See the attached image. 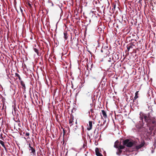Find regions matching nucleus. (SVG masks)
Here are the masks:
<instances>
[{
	"instance_id": "obj_1",
	"label": "nucleus",
	"mask_w": 156,
	"mask_h": 156,
	"mask_svg": "<svg viewBox=\"0 0 156 156\" xmlns=\"http://www.w3.org/2000/svg\"><path fill=\"white\" fill-rule=\"evenodd\" d=\"M140 118L143 122V119L146 123L147 126L154 127L156 124V121L154 119H151L150 117L149 113L145 114L140 112Z\"/></svg>"
},
{
	"instance_id": "obj_2",
	"label": "nucleus",
	"mask_w": 156,
	"mask_h": 156,
	"mask_svg": "<svg viewBox=\"0 0 156 156\" xmlns=\"http://www.w3.org/2000/svg\"><path fill=\"white\" fill-rule=\"evenodd\" d=\"M122 144L124 146L130 147L133 146L134 143L133 142L130 141L129 139H127L123 141Z\"/></svg>"
},
{
	"instance_id": "obj_3",
	"label": "nucleus",
	"mask_w": 156,
	"mask_h": 156,
	"mask_svg": "<svg viewBox=\"0 0 156 156\" xmlns=\"http://www.w3.org/2000/svg\"><path fill=\"white\" fill-rule=\"evenodd\" d=\"M28 145V149L31 155H32L33 156L35 155L36 151L35 148L31 146L30 143H29Z\"/></svg>"
},
{
	"instance_id": "obj_4",
	"label": "nucleus",
	"mask_w": 156,
	"mask_h": 156,
	"mask_svg": "<svg viewBox=\"0 0 156 156\" xmlns=\"http://www.w3.org/2000/svg\"><path fill=\"white\" fill-rule=\"evenodd\" d=\"M136 41L132 40L131 42L127 46V51H129L130 48H133V46H135L136 44Z\"/></svg>"
},
{
	"instance_id": "obj_5",
	"label": "nucleus",
	"mask_w": 156,
	"mask_h": 156,
	"mask_svg": "<svg viewBox=\"0 0 156 156\" xmlns=\"http://www.w3.org/2000/svg\"><path fill=\"white\" fill-rule=\"evenodd\" d=\"M119 53L118 52L113 53L112 56L113 60L114 62H115L118 60L119 58Z\"/></svg>"
},
{
	"instance_id": "obj_6",
	"label": "nucleus",
	"mask_w": 156,
	"mask_h": 156,
	"mask_svg": "<svg viewBox=\"0 0 156 156\" xmlns=\"http://www.w3.org/2000/svg\"><path fill=\"white\" fill-rule=\"evenodd\" d=\"M37 93H38L37 92H35L34 93H33V97L30 96L32 103L33 104H34V101L36 102V103H37V101L38 100V97Z\"/></svg>"
},
{
	"instance_id": "obj_7",
	"label": "nucleus",
	"mask_w": 156,
	"mask_h": 156,
	"mask_svg": "<svg viewBox=\"0 0 156 156\" xmlns=\"http://www.w3.org/2000/svg\"><path fill=\"white\" fill-rule=\"evenodd\" d=\"M92 127V121H89V125H88V127L87 128V130L89 131L91 130Z\"/></svg>"
},
{
	"instance_id": "obj_8",
	"label": "nucleus",
	"mask_w": 156,
	"mask_h": 156,
	"mask_svg": "<svg viewBox=\"0 0 156 156\" xmlns=\"http://www.w3.org/2000/svg\"><path fill=\"white\" fill-rule=\"evenodd\" d=\"M144 142H142L140 144L136 146V149L137 150H138L139 149L143 147L144 146Z\"/></svg>"
},
{
	"instance_id": "obj_9",
	"label": "nucleus",
	"mask_w": 156,
	"mask_h": 156,
	"mask_svg": "<svg viewBox=\"0 0 156 156\" xmlns=\"http://www.w3.org/2000/svg\"><path fill=\"white\" fill-rule=\"evenodd\" d=\"M95 151L96 154L97 156H103L102 154L99 152L98 148H96Z\"/></svg>"
},
{
	"instance_id": "obj_10",
	"label": "nucleus",
	"mask_w": 156,
	"mask_h": 156,
	"mask_svg": "<svg viewBox=\"0 0 156 156\" xmlns=\"http://www.w3.org/2000/svg\"><path fill=\"white\" fill-rule=\"evenodd\" d=\"M138 92L139 91H136L135 94V96L133 100V102L135 101L138 98Z\"/></svg>"
},
{
	"instance_id": "obj_11",
	"label": "nucleus",
	"mask_w": 156,
	"mask_h": 156,
	"mask_svg": "<svg viewBox=\"0 0 156 156\" xmlns=\"http://www.w3.org/2000/svg\"><path fill=\"white\" fill-rule=\"evenodd\" d=\"M78 42L77 40H75L74 41H72V44L74 46H77V42Z\"/></svg>"
},
{
	"instance_id": "obj_12",
	"label": "nucleus",
	"mask_w": 156,
	"mask_h": 156,
	"mask_svg": "<svg viewBox=\"0 0 156 156\" xmlns=\"http://www.w3.org/2000/svg\"><path fill=\"white\" fill-rule=\"evenodd\" d=\"M102 114L103 117L105 118H107V116L106 112L104 110H101Z\"/></svg>"
},
{
	"instance_id": "obj_13",
	"label": "nucleus",
	"mask_w": 156,
	"mask_h": 156,
	"mask_svg": "<svg viewBox=\"0 0 156 156\" xmlns=\"http://www.w3.org/2000/svg\"><path fill=\"white\" fill-rule=\"evenodd\" d=\"M20 83L21 85L23 87V88L25 89L26 88V86L25 85V84L22 80L20 81Z\"/></svg>"
},
{
	"instance_id": "obj_14",
	"label": "nucleus",
	"mask_w": 156,
	"mask_h": 156,
	"mask_svg": "<svg viewBox=\"0 0 156 156\" xmlns=\"http://www.w3.org/2000/svg\"><path fill=\"white\" fill-rule=\"evenodd\" d=\"M119 143V142L118 140H116L115 143L114 145V147L116 148H117L119 146L118 144Z\"/></svg>"
},
{
	"instance_id": "obj_15",
	"label": "nucleus",
	"mask_w": 156,
	"mask_h": 156,
	"mask_svg": "<svg viewBox=\"0 0 156 156\" xmlns=\"http://www.w3.org/2000/svg\"><path fill=\"white\" fill-rule=\"evenodd\" d=\"M125 148V146H124L123 145H120L119 146L117 149L122 150L124 149Z\"/></svg>"
},
{
	"instance_id": "obj_16",
	"label": "nucleus",
	"mask_w": 156,
	"mask_h": 156,
	"mask_svg": "<svg viewBox=\"0 0 156 156\" xmlns=\"http://www.w3.org/2000/svg\"><path fill=\"white\" fill-rule=\"evenodd\" d=\"M122 152V151L121 150L118 149V151H117L116 153V154L120 155Z\"/></svg>"
},
{
	"instance_id": "obj_17",
	"label": "nucleus",
	"mask_w": 156,
	"mask_h": 156,
	"mask_svg": "<svg viewBox=\"0 0 156 156\" xmlns=\"http://www.w3.org/2000/svg\"><path fill=\"white\" fill-rule=\"evenodd\" d=\"M0 144L2 145V146L5 149H6V148L4 144V142L1 140H0Z\"/></svg>"
},
{
	"instance_id": "obj_18",
	"label": "nucleus",
	"mask_w": 156,
	"mask_h": 156,
	"mask_svg": "<svg viewBox=\"0 0 156 156\" xmlns=\"http://www.w3.org/2000/svg\"><path fill=\"white\" fill-rule=\"evenodd\" d=\"M73 118H71L69 120V124H71V126L73 125L72 123L73 122Z\"/></svg>"
},
{
	"instance_id": "obj_19",
	"label": "nucleus",
	"mask_w": 156,
	"mask_h": 156,
	"mask_svg": "<svg viewBox=\"0 0 156 156\" xmlns=\"http://www.w3.org/2000/svg\"><path fill=\"white\" fill-rule=\"evenodd\" d=\"M64 37L66 40H67L68 38L67 34L66 32H65L64 33Z\"/></svg>"
},
{
	"instance_id": "obj_20",
	"label": "nucleus",
	"mask_w": 156,
	"mask_h": 156,
	"mask_svg": "<svg viewBox=\"0 0 156 156\" xmlns=\"http://www.w3.org/2000/svg\"><path fill=\"white\" fill-rule=\"evenodd\" d=\"M15 75H16V76H17V77H18L19 79L20 80V81L22 80L21 78L20 77V75L18 73H15Z\"/></svg>"
},
{
	"instance_id": "obj_21",
	"label": "nucleus",
	"mask_w": 156,
	"mask_h": 156,
	"mask_svg": "<svg viewBox=\"0 0 156 156\" xmlns=\"http://www.w3.org/2000/svg\"><path fill=\"white\" fill-rule=\"evenodd\" d=\"M33 49H34V51L37 53V55H38V54H39L38 50L36 48H34Z\"/></svg>"
},
{
	"instance_id": "obj_22",
	"label": "nucleus",
	"mask_w": 156,
	"mask_h": 156,
	"mask_svg": "<svg viewBox=\"0 0 156 156\" xmlns=\"http://www.w3.org/2000/svg\"><path fill=\"white\" fill-rule=\"evenodd\" d=\"M113 8H112V10H115V7H116V5L115 4H114V5H113Z\"/></svg>"
},
{
	"instance_id": "obj_23",
	"label": "nucleus",
	"mask_w": 156,
	"mask_h": 156,
	"mask_svg": "<svg viewBox=\"0 0 156 156\" xmlns=\"http://www.w3.org/2000/svg\"><path fill=\"white\" fill-rule=\"evenodd\" d=\"M29 135H30L29 133H26V134H25V136H29Z\"/></svg>"
},
{
	"instance_id": "obj_24",
	"label": "nucleus",
	"mask_w": 156,
	"mask_h": 156,
	"mask_svg": "<svg viewBox=\"0 0 156 156\" xmlns=\"http://www.w3.org/2000/svg\"><path fill=\"white\" fill-rule=\"evenodd\" d=\"M4 103H3V106H2V109H4Z\"/></svg>"
},
{
	"instance_id": "obj_25",
	"label": "nucleus",
	"mask_w": 156,
	"mask_h": 156,
	"mask_svg": "<svg viewBox=\"0 0 156 156\" xmlns=\"http://www.w3.org/2000/svg\"><path fill=\"white\" fill-rule=\"evenodd\" d=\"M0 136H1V138L2 139H3V138L2 136V134Z\"/></svg>"
},
{
	"instance_id": "obj_26",
	"label": "nucleus",
	"mask_w": 156,
	"mask_h": 156,
	"mask_svg": "<svg viewBox=\"0 0 156 156\" xmlns=\"http://www.w3.org/2000/svg\"><path fill=\"white\" fill-rule=\"evenodd\" d=\"M87 147L86 146V144H84L83 145V148H85V147Z\"/></svg>"
},
{
	"instance_id": "obj_27",
	"label": "nucleus",
	"mask_w": 156,
	"mask_h": 156,
	"mask_svg": "<svg viewBox=\"0 0 156 156\" xmlns=\"http://www.w3.org/2000/svg\"><path fill=\"white\" fill-rule=\"evenodd\" d=\"M20 9L21 12H23V10H22V9L20 8Z\"/></svg>"
},
{
	"instance_id": "obj_28",
	"label": "nucleus",
	"mask_w": 156,
	"mask_h": 156,
	"mask_svg": "<svg viewBox=\"0 0 156 156\" xmlns=\"http://www.w3.org/2000/svg\"><path fill=\"white\" fill-rule=\"evenodd\" d=\"M103 124H102L101 123L100 124V126H103Z\"/></svg>"
},
{
	"instance_id": "obj_29",
	"label": "nucleus",
	"mask_w": 156,
	"mask_h": 156,
	"mask_svg": "<svg viewBox=\"0 0 156 156\" xmlns=\"http://www.w3.org/2000/svg\"><path fill=\"white\" fill-rule=\"evenodd\" d=\"M103 48H102V49L101 50V52H103Z\"/></svg>"
},
{
	"instance_id": "obj_30",
	"label": "nucleus",
	"mask_w": 156,
	"mask_h": 156,
	"mask_svg": "<svg viewBox=\"0 0 156 156\" xmlns=\"http://www.w3.org/2000/svg\"><path fill=\"white\" fill-rule=\"evenodd\" d=\"M29 6H31V4H30V3H29Z\"/></svg>"
},
{
	"instance_id": "obj_31",
	"label": "nucleus",
	"mask_w": 156,
	"mask_h": 156,
	"mask_svg": "<svg viewBox=\"0 0 156 156\" xmlns=\"http://www.w3.org/2000/svg\"><path fill=\"white\" fill-rule=\"evenodd\" d=\"M99 122V123H100V122H101L100 121H99V122Z\"/></svg>"
},
{
	"instance_id": "obj_32",
	"label": "nucleus",
	"mask_w": 156,
	"mask_h": 156,
	"mask_svg": "<svg viewBox=\"0 0 156 156\" xmlns=\"http://www.w3.org/2000/svg\"><path fill=\"white\" fill-rule=\"evenodd\" d=\"M96 129L95 130H94V133H95V131H96Z\"/></svg>"
},
{
	"instance_id": "obj_33",
	"label": "nucleus",
	"mask_w": 156,
	"mask_h": 156,
	"mask_svg": "<svg viewBox=\"0 0 156 156\" xmlns=\"http://www.w3.org/2000/svg\"><path fill=\"white\" fill-rule=\"evenodd\" d=\"M1 131V127H0V131Z\"/></svg>"
},
{
	"instance_id": "obj_34",
	"label": "nucleus",
	"mask_w": 156,
	"mask_h": 156,
	"mask_svg": "<svg viewBox=\"0 0 156 156\" xmlns=\"http://www.w3.org/2000/svg\"><path fill=\"white\" fill-rule=\"evenodd\" d=\"M101 118L102 119L103 118V117H102V116H101Z\"/></svg>"
}]
</instances>
